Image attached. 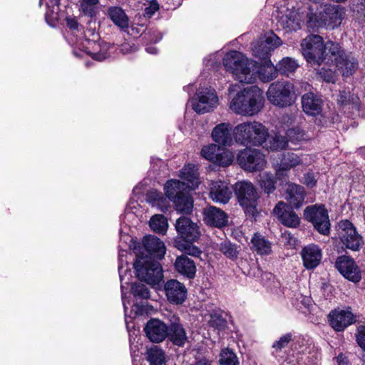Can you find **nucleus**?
Returning <instances> with one entry per match:
<instances>
[{"mask_svg":"<svg viewBox=\"0 0 365 365\" xmlns=\"http://www.w3.org/2000/svg\"><path fill=\"white\" fill-rule=\"evenodd\" d=\"M337 101L341 106H350L352 109L359 110V98L354 94L345 91H341Z\"/></svg>","mask_w":365,"mask_h":365,"instance_id":"nucleus-45","label":"nucleus"},{"mask_svg":"<svg viewBox=\"0 0 365 365\" xmlns=\"http://www.w3.org/2000/svg\"><path fill=\"white\" fill-rule=\"evenodd\" d=\"M150 227L155 232L165 234L168 227V220L163 215H155L150 220Z\"/></svg>","mask_w":365,"mask_h":365,"instance_id":"nucleus-44","label":"nucleus"},{"mask_svg":"<svg viewBox=\"0 0 365 365\" xmlns=\"http://www.w3.org/2000/svg\"><path fill=\"white\" fill-rule=\"evenodd\" d=\"M165 193L167 197L171 201L182 193L190 190L185 185V182L178 180H169L164 186Z\"/></svg>","mask_w":365,"mask_h":365,"instance_id":"nucleus-32","label":"nucleus"},{"mask_svg":"<svg viewBox=\"0 0 365 365\" xmlns=\"http://www.w3.org/2000/svg\"><path fill=\"white\" fill-rule=\"evenodd\" d=\"M336 359L338 365H351L347 356L343 354H339Z\"/></svg>","mask_w":365,"mask_h":365,"instance_id":"nucleus-64","label":"nucleus"},{"mask_svg":"<svg viewBox=\"0 0 365 365\" xmlns=\"http://www.w3.org/2000/svg\"><path fill=\"white\" fill-rule=\"evenodd\" d=\"M98 3V0H80V6L82 14L91 19L88 21L89 24L92 23V19L95 17L97 14L96 6Z\"/></svg>","mask_w":365,"mask_h":365,"instance_id":"nucleus-43","label":"nucleus"},{"mask_svg":"<svg viewBox=\"0 0 365 365\" xmlns=\"http://www.w3.org/2000/svg\"><path fill=\"white\" fill-rule=\"evenodd\" d=\"M210 327L219 331L223 330L227 327V321L221 314L215 312L210 314L208 322Z\"/></svg>","mask_w":365,"mask_h":365,"instance_id":"nucleus-52","label":"nucleus"},{"mask_svg":"<svg viewBox=\"0 0 365 365\" xmlns=\"http://www.w3.org/2000/svg\"><path fill=\"white\" fill-rule=\"evenodd\" d=\"M108 14L112 21L121 29H125L128 26V17L125 11L118 6L110 7Z\"/></svg>","mask_w":365,"mask_h":365,"instance_id":"nucleus-38","label":"nucleus"},{"mask_svg":"<svg viewBox=\"0 0 365 365\" xmlns=\"http://www.w3.org/2000/svg\"><path fill=\"white\" fill-rule=\"evenodd\" d=\"M281 39L273 33L265 39L258 41L252 48L254 55L264 61L270 60L271 52L280 46Z\"/></svg>","mask_w":365,"mask_h":365,"instance_id":"nucleus-16","label":"nucleus"},{"mask_svg":"<svg viewBox=\"0 0 365 365\" xmlns=\"http://www.w3.org/2000/svg\"><path fill=\"white\" fill-rule=\"evenodd\" d=\"M220 365H237L238 360L236 354L230 349L223 350L220 354Z\"/></svg>","mask_w":365,"mask_h":365,"instance_id":"nucleus-54","label":"nucleus"},{"mask_svg":"<svg viewBox=\"0 0 365 365\" xmlns=\"http://www.w3.org/2000/svg\"><path fill=\"white\" fill-rule=\"evenodd\" d=\"M294 340L293 334L289 332L281 336L278 340H276L272 345L274 353L280 352L283 349L288 346L289 344Z\"/></svg>","mask_w":365,"mask_h":365,"instance_id":"nucleus-49","label":"nucleus"},{"mask_svg":"<svg viewBox=\"0 0 365 365\" xmlns=\"http://www.w3.org/2000/svg\"><path fill=\"white\" fill-rule=\"evenodd\" d=\"M305 198L304 188L294 183L288 184L286 190V200L290 207L298 209L304 203Z\"/></svg>","mask_w":365,"mask_h":365,"instance_id":"nucleus-28","label":"nucleus"},{"mask_svg":"<svg viewBox=\"0 0 365 365\" xmlns=\"http://www.w3.org/2000/svg\"><path fill=\"white\" fill-rule=\"evenodd\" d=\"M147 201L153 206L158 207L162 212H166L168 209V202L162 192L157 190H151L146 195Z\"/></svg>","mask_w":365,"mask_h":365,"instance_id":"nucleus-39","label":"nucleus"},{"mask_svg":"<svg viewBox=\"0 0 365 365\" xmlns=\"http://www.w3.org/2000/svg\"><path fill=\"white\" fill-rule=\"evenodd\" d=\"M218 150L219 145L211 144L202 148L201 150V155L206 160L214 163L215 159H216Z\"/></svg>","mask_w":365,"mask_h":365,"instance_id":"nucleus-55","label":"nucleus"},{"mask_svg":"<svg viewBox=\"0 0 365 365\" xmlns=\"http://www.w3.org/2000/svg\"><path fill=\"white\" fill-rule=\"evenodd\" d=\"M175 229L178 235L186 243H192L200 237L197 225L187 217H180L175 223Z\"/></svg>","mask_w":365,"mask_h":365,"instance_id":"nucleus-13","label":"nucleus"},{"mask_svg":"<svg viewBox=\"0 0 365 365\" xmlns=\"http://www.w3.org/2000/svg\"><path fill=\"white\" fill-rule=\"evenodd\" d=\"M267 97L268 101L276 106H289L294 102V86L289 82L276 81L269 86Z\"/></svg>","mask_w":365,"mask_h":365,"instance_id":"nucleus-8","label":"nucleus"},{"mask_svg":"<svg viewBox=\"0 0 365 365\" xmlns=\"http://www.w3.org/2000/svg\"><path fill=\"white\" fill-rule=\"evenodd\" d=\"M344 9L339 5H326L322 11L324 25L327 28L334 29L342 21Z\"/></svg>","mask_w":365,"mask_h":365,"instance_id":"nucleus-23","label":"nucleus"},{"mask_svg":"<svg viewBox=\"0 0 365 365\" xmlns=\"http://www.w3.org/2000/svg\"><path fill=\"white\" fill-rule=\"evenodd\" d=\"M301 103L307 115L317 116L322 114L324 102L320 96L312 92L307 93L302 96Z\"/></svg>","mask_w":365,"mask_h":365,"instance_id":"nucleus-21","label":"nucleus"},{"mask_svg":"<svg viewBox=\"0 0 365 365\" xmlns=\"http://www.w3.org/2000/svg\"><path fill=\"white\" fill-rule=\"evenodd\" d=\"M262 106V91L257 86H250L236 94L230 102V108L240 115H253L261 110Z\"/></svg>","mask_w":365,"mask_h":365,"instance_id":"nucleus-1","label":"nucleus"},{"mask_svg":"<svg viewBox=\"0 0 365 365\" xmlns=\"http://www.w3.org/2000/svg\"><path fill=\"white\" fill-rule=\"evenodd\" d=\"M279 163H277L278 168L276 175L278 177L284 175V173L289 170L302 163V158L293 152L282 153L279 157Z\"/></svg>","mask_w":365,"mask_h":365,"instance_id":"nucleus-27","label":"nucleus"},{"mask_svg":"<svg viewBox=\"0 0 365 365\" xmlns=\"http://www.w3.org/2000/svg\"><path fill=\"white\" fill-rule=\"evenodd\" d=\"M259 183L264 192L267 194L273 192L276 189V180L271 174L264 173L262 175Z\"/></svg>","mask_w":365,"mask_h":365,"instance_id":"nucleus-51","label":"nucleus"},{"mask_svg":"<svg viewBox=\"0 0 365 365\" xmlns=\"http://www.w3.org/2000/svg\"><path fill=\"white\" fill-rule=\"evenodd\" d=\"M131 293L136 299H148L150 297L148 287L141 283H133L131 286Z\"/></svg>","mask_w":365,"mask_h":365,"instance_id":"nucleus-50","label":"nucleus"},{"mask_svg":"<svg viewBox=\"0 0 365 365\" xmlns=\"http://www.w3.org/2000/svg\"><path fill=\"white\" fill-rule=\"evenodd\" d=\"M304 183L309 187H313L316 185L317 180L313 173H307L304 174Z\"/></svg>","mask_w":365,"mask_h":365,"instance_id":"nucleus-61","label":"nucleus"},{"mask_svg":"<svg viewBox=\"0 0 365 365\" xmlns=\"http://www.w3.org/2000/svg\"><path fill=\"white\" fill-rule=\"evenodd\" d=\"M171 201L175 205V210L180 213L190 214L192 211L193 200L189 190L174 197Z\"/></svg>","mask_w":365,"mask_h":365,"instance_id":"nucleus-35","label":"nucleus"},{"mask_svg":"<svg viewBox=\"0 0 365 365\" xmlns=\"http://www.w3.org/2000/svg\"><path fill=\"white\" fill-rule=\"evenodd\" d=\"M356 341L359 346L365 351V326H359L357 329Z\"/></svg>","mask_w":365,"mask_h":365,"instance_id":"nucleus-58","label":"nucleus"},{"mask_svg":"<svg viewBox=\"0 0 365 365\" xmlns=\"http://www.w3.org/2000/svg\"><path fill=\"white\" fill-rule=\"evenodd\" d=\"M277 69V66H274L270 60L264 61L263 65L258 70L260 80L264 83H267L276 78L279 73Z\"/></svg>","mask_w":365,"mask_h":365,"instance_id":"nucleus-37","label":"nucleus"},{"mask_svg":"<svg viewBox=\"0 0 365 365\" xmlns=\"http://www.w3.org/2000/svg\"><path fill=\"white\" fill-rule=\"evenodd\" d=\"M252 122H245L237 125L234 130L235 140L244 145H250L252 136Z\"/></svg>","mask_w":365,"mask_h":365,"instance_id":"nucleus-33","label":"nucleus"},{"mask_svg":"<svg viewBox=\"0 0 365 365\" xmlns=\"http://www.w3.org/2000/svg\"><path fill=\"white\" fill-rule=\"evenodd\" d=\"M237 162L244 170L249 172L261 171L267 164L265 155L260 150L251 148L240 150Z\"/></svg>","mask_w":365,"mask_h":365,"instance_id":"nucleus-9","label":"nucleus"},{"mask_svg":"<svg viewBox=\"0 0 365 365\" xmlns=\"http://www.w3.org/2000/svg\"><path fill=\"white\" fill-rule=\"evenodd\" d=\"M137 277L150 285H158L163 279V268L159 262L152 260L146 255L138 257L134 262Z\"/></svg>","mask_w":365,"mask_h":365,"instance_id":"nucleus-4","label":"nucleus"},{"mask_svg":"<svg viewBox=\"0 0 365 365\" xmlns=\"http://www.w3.org/2000/svg\"><path fill=\"white\" fill-rule=\"evenodd\" d=\"M168 336L167 338L174 344L178 346H182L187 341V333L180 323V319L178 316L174 314H170L168 317Z\"/></svg>","mask_w":365,"mask_h":365,"instance_id":"nucleus-14","label":"nucleus"},{"mask_svg":"<svg viewBox=\"0 0 365 365\" xmlns=\"http://www.w3.org/2000/svg\"><path fill=\"white\" fill-rule=\"evenodd\" d=\"M232 127L229 123H220L216 125L212 132V137L215 142L226 145L232 142Z\"/></svg>","mask_w":365,"mask_h":365,"instance_id":"nucleus-31","label":"nucleus"},{"mask_svg":"<svg viewBox=\"0 0 365 365\" xmlns=\"http://www.w3.org/2000/svg\"><path fill=\"white\" fill-rule=\"evenodd\" d=\"M164 292L168 301L172 304H182L187 299V288L177 279H168L164 284Z\"/></svg>","mask_w":365,"mask_h":365,"instance_id":"nucleus-15","label":"nucleus"},{"mask_svg":"<svg viewBox=\"0 0 365 365\" xmlns=\"http://www.w3.org/2000/svg\"><path fill=\"white\" fill-rule=\"evenodd\" d=\"M328 318L331 327L336 331H344L355 322L354 314L347 310H332Z\"/></svg>","mask_w":365,"mask_h":365,"instance_id":"nucleus-20","label":"nucleus"},{"mask_svg":"<svg viewBox=\"0 0 365 365\" xmlns=\"http://www.w3.org/2000/svg\"><path fill=\"white\" fill-rule=\"evenodd\" d=\"M328 48L331 57L328 61L329 66L337 67L343 76H349L357 70V59L351 53H346L339 43H330Z\"/></svg>","mask_w":365,"mask_h":365,"instance_id":"nucleus-5","label":"nucleus"},{"mask_svg":"<svg viewBox=\"0 0 365 365\" xmlns=\"http://www.w3.org/2000/svg\"><path fill=\"white\" fill-rule=\"evenodd\" d=\"M301 254L304 266L308 269L317 267L321 262L322 250L318 245H309L302 249Z\"/></svg>","mask_w":365,"mask_h":365,"instance_id":"nucleus-26","label":"nucleus"},{"mask_svg":"<svg viewBox=\"0 0 365 365\" xmlns=\"http://www.w3.org/2000/svg\"><path fill=\"white\" fill-rule=\"evenodd\" d=\"M220 250L230 259H234L237 257V246L229 241L222 242L220 246Z\"/></svg>","mask_w":365,"mask_h":365,"instance_id":"nucleus-53","label":"nucleus"},{"mask_svg":"<svg viewBox=\"0 0 365 365\" xmlns=\"http://www.w3.org/2000/svg\"><path fill=\"white\" fill-rule=\"evenodd\" d=\"M143 245L148 255L151 257L162 259L165 254V246L163 241L153 235L145 236L143 239Z\"/></svg>","mask_w":365,"mask_h":365,"instance_id":"nucleus-25","label":"nucleus"},{"mask_svg":"<svg viewBox=\"0 0 365 365\" xmlns=\"http://www.w3.org/2000/svg\"><path fill=\"white\" fill-rule=\"evenodd\" d=\"M234 190L246 215L255 217L257 214V193L253 185L250 182H238L235 185Z\"/></svg>","mask_w":365,"mask_h":365,"instance_id":"nucleus-7","label":"nucleus"},{"mask_svg":"<svg viewBox=\"0 0 365 365\" xmlns=\"http://www.w3.org/2000/svg\"><path fill=\"white\" fill-rule=\"evenodd\" d=\"M252 247L260 255H269L272 252V243L259 233H255L251 239Z\"/></svg>","mask_w":365,"mask_h":365,"instance_id":"nucleus-36","label":"nucleus"},{"mask_svg":"<svg viewBox=\"0 0 365 365\" xmlns=\"http://www.w3.org/2000/svg\"><path fill=\"white\" fill-rule=\"evenodd\" d=\"M338 227L339 237L343 245L352 251H359L364 244L363 237L353 223L348 220H341Z\"/></svg>","mask_w":365,"mask_h":365,"instance_id":"nucleus-10","label":"nucleus"},{"mask_svg":"<svg viewBox=\"0 0 365 365\" xmlns=\"http://www.w3.org/2000/svg\"><path fill=\"white\" fill-rule=\"evenodd\" d=\"M282 23L289 31L300 29L301 24L299 16L296 11H289L282 17Z\"/></svg>","mask_w":365,"mask_h":365,"instance_id":"nucleus-46","label":"nucleus"},{"mask_svg":"<svg viewBox=\"0 0 365 365\" xmlns=\"http://www.w3.org/2000/svg\"><path fill=\"white\" fill-rule=\"evenodd\" d=\"M89 33L93 37L92 40H87L89 46H92L93 50L90 47H86L85 51L92 57L93 59L102 61L110 56L109 51L111 47L108 43H103L102 44L97 43L96 39L98 35L95 33L94 29H90Z\"/></svg>","mask_w":365,"mask_h":365,"instance_id":"nucleus-19","label":"nucleus"},{"mask_svg":"<svg viewBox=\"0 0 365 365\" xmlns=\"http://www.w3.org/2000/svg\"><path fill=\"white\" fill-rule=\"evenodd\" d=\"M292 208L285 202H279L274 207V213L282 224L295 228L299 225L300 218Z\"/></svg>","mask_w":365,"mask_h":365,"instance_id":"nucleus-17","label":"nucleus"},{"mask_svg":"<svg viewBox=\"0 0 365 365\" xmlns=\"http://www.w3.org/2000/svg\"><path fill=\"white\" fill-rule=\"evenodd\" d=\"M233 158L232 152L223 147L219 146V150L213 163L226 167L232 164Z\"/></svg>","mask_w":365,"mask_h":365,"instance_id":"nucleus-47","label":"nucleus"},{"mask_svg":"<svg viewBox=\"0 0 365 365\" xmlns=\"http://www.w3.org/2000/svg\"><path fill=\"white\" fill-rule=\"evenodd\" d=\"M159 9V6L157 3H153L145 9V16L150 18Z\"/></svg>","mask_w":365,"mask_h":365,"instance_id":"nucleus-62","label":"nucleus"},{"mask_svg":"<svg viewBox=\"0 0 365 365\" xmlns=\"http://www.w3.org/2000/svg\"><path fill=\"white\" fill-rule=\"evenodd\" d=\"M192 243H187L185 245V255H189L193 257H199L202 253L201 250L196 246H193Z\"/></svg>","mask_w":365,"mask_h":365,"instance_id":"nucleus-60","label":"nucleus"},{"mask_svg":"<svg viewBox=\"0 0 365 365\" xmlns=\"http://www.w3.org/2000/svg\"><path fill=\"white\" fill-rule=\"evenodd\" d=\"M146 355L150 365H162L164 363L165 354L158 346H153L148 349Z\"/></svg>","mask_w":365,"mask_h":365,"instance_id":"nucleus-42","label":"nucleus"},{"mask_svg":"<svg viewBox=\"0 0 365 365\" xmlns=\"http://www.w3.org/2000/svg\"><path fill=\"white\" fill-rule=\"evenodd\" d=\"M147 337L154 343H160L164 341L168 336V324L158 319H150L145 328Z\"/></svg>","mask_w":365,"mask_h":365,"instance_id":"nucleus-18","label":"nucleus"},{"mask_svg":"<svg viewBox=\"0 0 365 365\" xmlns=\"http://www.w3.org/2000/svg\"><path fill=\"white\" fill-rule=\"evenodd\" d=\"M265 145L263 146L267 150L272 151H277L279 150L285 149L287 146L288 140L286 137L275 135L274 136H269L267 138Z\"/></svg>","mask_w":365,"mask_h":365,"instance_id":"nucleus-41","label":"nucleus"},{"mask_svg":"<svg viewBox=\"0 0 365 365\" xmlns=\"http://www.w3.org/2000/svg\"><path fill=\"white\" fill-rule=\"evenodd\" d=\"M354 10L365 23V0H357L356 4L354 5Z\"/></svg>","mask_w":365,"mask_h":365,"instance_id":"nucleus-59","label":"nucleus"},{"mask_svg":"<svg viewBox=\"0 0 365 365\" xmlns=\"http://www.w3.org/2000/svg\"><path fill=\"white\" fill-rule=\"evenodd\" d=\"M287 138L291 142H297L305 139L306 133L299 127H294L287 130Z\"/></svg>","mask_w":365,"mask_h":365,"instance_id":"nucleus-56","label":"nucleus"},{"mask_svg":"<svg viewBox=\"0 0 365 365\" xmlns=\"http://www.w3.org/2000/svg\"><path fill=\"white\" fill-rule=\"evenodd\" d=\"M203 221L209 226L222 228L227 225V215L221 209L209 206L203 210Z\"/></svg>","mask_w":365,"mask_h":365,"instance_id":"nucleus-22","label":"nucleus"},{"mask_svg":"<svg viewBox=\"0 0 365 365\" xmlns=\"http://www.w3.org/2000/svg\"><path fill=\"white\" fill-rule=\"evenodd\" d=\"M180 176L190 190H195L200 184L198 169L193 164L185 165Z\"/></svg>","mask_w":365,"mask_h":365,"instance_id":"nucleus-30","label":"nucleus"},{"mask_svg":"<svg viewBox=\"0 0 365 365\" xmlns=\"http://www.w3.org/2000/svg\"><path fill=\"white\" fill-rule=\"evenodd\" d=\"M333 41L324 43L323 38L319 35H310L302 42V51L306 61L312 66H320L322 63L328 66L331 58L328 46Z\"/></svg>","mask_w":365,"mask_h":365,"instance_id":"nucleus-2","label":"nucleus"},{"mask_svg":"<svg viewBox=\"0 0 365 365\" xmlns=\"http://www.w3.org/2000/svg\"><path fill=\"white\" fill-rule=\"evenodd\" d=\"M218 98L214 89L205 88L198 89L195 97L191 100L192 109L199 114L211 111L216 107Z\"/></svg>","mask_w":365,"mask_h":365,"instance_id":"nucleus-11","label":"nucleus"},{"mask_svg":"<svg viewBox=\"0 0 365 365\" xmlns=\"http://www.w3.org/2000/svg\"><path fill=\"white\" fill-rule=\"evenodd\" d=\"M66 21L67 26L69 29H73V30H77L78 29V23L77 20L75 18L67 17Z\"/></svg>","mask_w":365,"mask_h":365,"instance_id":"nucleus-63","label":"nucleus"},{"mask_svg":"<svg viewBox=\"0 0 365 365\" xmlns=\"http://www.w3.org/2000/svg\"><path fill=\"white\" fill-rule=\"evenodd\" d=\"M335 267L340 274L349 281L354 284L361 279V271L354 259L342 255L337 257Z\"/></svg>","mask_w":365,"mask_h":365,"instance_id":"nucleus-12","label":"nucleus"},{"mask_svg":"<svg viewBox=\"0 0 365 365\" xmlns=\"http://www.w3.org/2000/svg\"><path fill=\"white\" fill-rule=\"evenodd\" d=\"M210 198L217 202L227 203L232 197V190L225 182L212 181L210 184Z\"/></svg>","mask_w":365,"mask_h":365,"instance_id":"nucleus-24","label":"nucleus"},{"mask_svg":"<svg viewBox=\"0 0 365 365\" xmlns=\"http://www.w3.org/2000/svg\"><path fill=\"white\" fill-rule=\"evenodd\" d=\"M307 25L312 29L324 26L322 11L318 14L314 12L312 8H309V11L307 14Z\"/></svg>","mask_w":365,"mask_h":365,"instance_id":"nucleus-48","label":"nucleus"},{"mask_svg":"<svg viewBox=\"0 0 365 365\" xmlns=\"http://www.w3.org/2000/svg\"><path fill=\"white\" fill-rule=\"evenodd\" d=\"M318 74L323 78L326 82L334 83L335 81V73L331 68L322 67L318 70Z\"/></svg>","mask_w":365,"mask_h":365,"instance_id":"nucleus-57","label":"nucleus"},{"mask_svg":"<svg viewBox=\"0 0 365 365\" xmlns=\"http://www.w3.org/2000/svg\"><path fill=\"white\" fill-rule=\"evenodd\" d=\"M277 71L279 74L285 76H289L290 74L295 72L299 67L298 62L290 57H284L277 64Z\"/></svg>","mask_w":365,"mask_h":365,"instance_id":"nucleus-40","label":"nucleus"},{"mask_svg":"<svg viewBox=\"0 0 365 365\" xmlns=\"http://www.w3.org/2000/svg\"><path fill=\"white\" fill-rule=\"evenodd\" d=\"M176 271L187 279H193L196 274L195 262L186 255L178 256L175 262Z\"/></svg>","mask_w":365,"mask_h":365,"instance_id":"nucleus-29","label":"nucleus"},{"mask_svg":"<svg viewBox=\"0 0 365 365\" xmlns=\"http://www.w3.org/2000/svg\"><path fill=\"white\" fill-rule=\"evenodd\" d=\"M303 217L312 225L317 232L324 236L329 235L331 222L328 210L324 204L308 205L304 210Z\"/></svg>","mask_w":365,"mask_h":365,"instance_id":"nucleus-6","label":"nucleus"},{"mask_svg":"<svg viewBox=\"0 0 365 365\" xmlns=\"http://www.w3.org/2000/svg\"><path fill=\"white\" fill-rule=\"evenodd\" d=\"M223 66L240 83H253L256 79L255 73L251 71L248 59L237 51L226 53L223 58Z\"/></svg>","mask_w":365,"mask_h":365,"instance_id":"nucleus-3","label":"nucleus"},{"mask_svg":"<svg viewBox=\"0 0 365 365\" xmlns=\"http://www.w3.org/2000/svg\"><path fill=\"white\" fill-rule=\"evenodd\" d=\"M250 145L254 146L262 145L269 138L267 129L262 123L253 121Z\"/></svg>","mask_w":365,"mask_h":365,"instance_id":"nucleus-34","label":"nucleus"}]
</instances>
